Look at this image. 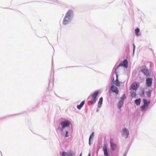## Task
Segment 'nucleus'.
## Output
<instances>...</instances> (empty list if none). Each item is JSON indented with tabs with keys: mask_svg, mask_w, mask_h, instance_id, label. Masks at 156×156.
Wrapping results in <instances>:
<instances>
[{
	"mask_svg": "<svg viewBox=\"0 0 156 156\" xmlns=\"http://www.w3.org/2000/svg\"><path fill=\"white\" fill-rule=\"evenodd\" d=\"M130 95L132 97H135L136 96V92L134 91L131 92Z\"/></svg>",
	"mask_w": 156,
	"mask_h": 156,
	"instance_id": "4be33fe9",
	"label": "nucleus"
},
{
	"mask_svg": "<svg viewBox=\"0 0 156 156\" xmlns=\"http://www.w3.org/2000/svg\"><path fill=\"white\" fill-rule=\"evenodd\" d=\"M140 85L138 82H133L130 88V90H136L139 87Z\"/></svg>",
	"mask_w": 156,
	"mask_h": 156,
	"instance_id": "f03ea898",
	"label": "nucleus"
},
{
	"mask_svg": "<svg viewBox=\"0 0 156 156\" xmlns=\"http://www.w3.org/2000/svg\"><path fill=\"white\" fill-rule=\"evenodd\" d=\"M62 156H73V154L72 152H69L67 153L65 152H63L62 153Z\"/></svg>",
	"mask_w": 156,
	"mask_h": 156,
	"instance_id": "f8f14e48",
	"label": "nucleus"
},
{
	"mask_svg": "<svg viewBox=\"0 0 156 156\" xmlns=\"http://www.w3.org/2000/svg\"><path fill=\"white\" fill-rule=\"evenodd\" d=\"M103 101V98L102 97H101L99 100L98 103V107H100L101 105H102V103Z\"/></svg>",
	"mask_w": 156,
	"mask_h": 156,
	"instance_id": "6ab92c4d",
	"label": "nucleus"
},
{
	"mask_svg": "<svg viewBox=\"0 0 156 156\" xmlns=\"http://www.w3.org/2000/svg\"><path fill=\"white\" fill-rule=\"evenodd\" d=\"M111 90L112 92H115L117 94H118L119 90L116 87L112 86L111 87Z\"/></svg>",
	"mask_w": 156,
	"mask_h": 156,
	"instance_id": "0eeeda50",
	"label": "nucleus"
},
{
	"mask_svg": "<svg viewBox=\"0 0 156 156\" xmlns=\"http://www.w3.org/2000/svg\"><path fill=\"white\" fill-rule=\"evenodd\" d=\"M104 155L105 156H108L107 153V147L105 144H104L103 148Z\"/></svg>",
	"mask_w": 156,
	"mask_h": 156,
	"instance_id": "9d476101",
	"label": "nucleus"
},
{
	"mask_svg": "<svg viewBox=\"0 0 156 156\" xmlns=\"http://www.w3.org/2000/svg\"><path fill=\"white\" fill-rule=\"evenodd\" d=\"M90 153H89L88 154V156H90Z\"/></svg>",
	"mask_w": 156,
	"mask_h": 156,
	"instance_id": "cd10ccee",
	"label": "nucleus"
},
{
	"mask_svg": "<svg viewBox=\"0 0 156 156\" xmlns=\"http://www.w3.org/2000/svg\"><path fill=\"white\" fill-rule=\"evenodd\" d=\"M141 71L146 76L149 75V72L147 69H142Z\"/></svg>",
	"mask_w": 156,
	"mask_h": 156,
	"instance_id": "ddd939ff",
	"label": "nucleus"
},
{
	"mask_svg": "<svg viewBox=\"0 0 156 156\" xmlns=\"http://www.w3.org/2000/svg\"><path fill=\"white\" fill-rule=\"evenodd\" d=\"M114 80V78H113L112 81H113Z\"/></svg>",
	"mask_w": 156,
	"mask_h": 156,
	"instance_id": "c85d7f7f",
	"label": "nucleus"
},
{
	"mask_svg": "<svg viewBox=\"0 0 156 156\" xmlns=\"http://www.w3.org/2000/svg\"><path fill=\"white\" fill-rule=\"evenodd\" d=\"M70 20L71 18L70 17H68L67 16H65L63 20V23L64 25H66L68 24L70 21Z\"/></svg>",
	"mask_w": 156,
	"mask_h": 156,
	"instance_id": "423d86ee",
	"label": "nucleus"
},
{
	"mask_svg": "<svg viewBox=\"0 0 156 156\" xmlns=\"http://www.w3.org/2000/svg\"><path fill=\"white\" fill-rule=\"evenodd\" d=\"M123 101L124 99H123V98H122V100L121 101H119V102L118 104V107L119 109H120L122 107L123 103Z\"/></svg>",
	"mask_w": 156,
	"mask_h": 156,
	"instance_id": "9b49d317",
	"label": "nucleus"
},
{
	"mask_svg": "<svg viewBox=\"0 0 156 156\" xmlns=\"http://www.w3.org/2000/svg\"><path fill=\"white\" fill-rule=\"evenodd\" d=\"M116 75V79L115 81V84L117 86L119 87L120 86V82L118 80V76L117 74L115 73Z\"/></svg>",
	"mask_w": 156,
	"mask_h": 156,
	"instance_id": "4468645a",
	"label": "nucleus"
},
{
	"mask_svg": "<svg viewBox=\"0 0 156 156\" xmlns=\"http://www.w3.org/2000/svg\"><path fill=\"white\" fill-rule=\"evenodd\" d=\"M144 105H146V106H148L150 103V101H147L145 99H143Z\"/></svg>",
	"mask_w": 156,
	"mask_h": 156,
	"instance_id": "2eb2a0df",
	"label": "nucleus"
},
{
	"mask_svg": "<svg viewBox=\"0 0 156 156\" xmlns=\"http://www.w3.org/2000/svg\"><path fill=\"white\" fill-rule=\"evenodd\" d=\"M148 97H150V96L151 94V91H147L146 93Z\"/></svg>",
	"mask_w": 156,
	"mask_h": 156,
	"instance_id": "5701e85b",
	"label": "nucleus"
},
{
	"mask_svg": "<svg viewBox=\"0 0 156 156\" xmlns=\"http://www.w3.org/2000/svg\"><path fill=\"white\" fill-rule=\"evenodd\" d=\"M73 12L72 10H69L67 12L66 16H67L68 17H70L73 15Z\"/></svg>",
	"mask_w": 156,
	"mask_h": 156,
	"instance_id": "1a4fd4ad",
	"label": "nucleus"
},
{
	"mask_svg": "<svg viewBox=\"0 0 156 156\" xmlns=\"http://www.w3.org/2000/svg\"><path fill=\"white\" fill-rule=\"evenodd\" d=\"M152 78H148L146 80V83L147 86L150 87L151 86L152 83Z\"/></svg>",
	"mask_w": 156,
	"mask_h": 156,
	"instance_id": "6e6552de",
	"label": "nucleus"
},
{
	"mask_svg": "<svg viewBox=\"0 0 156 156\" xmlns=\"http://www.w3.org/2000/svg\"><path fill=\"white\" fill-rule=\"evenodd\" d=\"M114 139L112 138L110 140V143L111 149L112 151H114L116 147V145L113 143Z\"/></svg>",
	"mask_w": 156,
	"mask_h": 156,
	"instance_id": "39448f33",
	"label": "nucleus"
},
{
	"mask_svg": "<svg viewBox=\"0 0 156 156\" xmlns=\"http://www.w3.org/2000/svg\"><path fill=\"white\" fill-rule=\"evenodd\" d=\"M140 102L141 99L140 98L136 99L135 101V103L137 106L140 105Z\"/></svg>",
	"mask_w": 156,
	"mask_h": 156,
	"instance_id": "a211bd4d",
	"label": "nucleus"
},
{
	"mask_svg": "<svg viewBox=\"0 0 156 156\" xmlns=\"http://www.w3.org/2000/svg\"><path fill=\"white\" fill-rule=\"evenodd\" d=\"M135 45L134 44H133V52H134L135 50Z\"/></svg>",
	"mask_w": 156,
	"mask_h": 156,
	"instance_id": "a878e982",
	"label": "nucleus"
},
{
	"mask_svg": "<svg viewBox=\"0 0 156 156\" xmlns=\"http://www.w3.org/2000/svg\"><path fill=\"white\" fill-rule=\"evenodd\" d=\"M142 94L144 95V91H142Z\"/></svg>",
	"mask_w": 156,
	"mask_h": 156,
	"instance_id": "bb28decb",
	"label": "nucleus"
},
{
	"mask_svg": "<svg viewBox=\"0 0 156 156\" xmlns=\"http://www.w3.org/2000/svg\"><path fill=\"white\" fill-rule=\"evenodd\" d=\"M81 155H82V154L81 153V154H80V156H81Z\"/></svg>",
	"mask_w": 156,
	"mask_h": 156,
	"instance_id": "c756f323",
	"label": "nucleus"
},
{
	"mask_svg": "<svg viewBox=\"0 0 156 156\" xmlns=\"http://www.w3.org/2000/svg\"><path fill=\"white\" fill-rule=\"evenodd\" d=\"M148 108V106H146V105H144L141 107V111H145L146 109Z\"/></svg>",
	"mask_w": 156,
	"mask_h": 156,
	"instance_id": "aec40b11",
	"label": "nucleus"
},
{
	"mask_svg": "<svg viewBox=\"0 0 156 156\" xmlns=\"http://www.w3.org/2000/svg\"><path fill=\"white\" fill-rule=\"evenodd\" d=\"M140 29L139 28H137L135 29V32L136 36H138L139 35L138 33Z\"/></svg>",
	"mask_w": 156,
	"mask_h": 156,
	"instance_id": "412c9836",
	"label": "nucleus"
},
{
	"mask_svg": "<svg viewBox=\"0 0 156 156\" xmlns=\"http://www.w3.org/2000/svg\"><path fill=\"white\" fill-rule=\"evenodd\" d=\"M85 102V101H83L80 103V104L79 105H78L77 106V108L79 109H80L83 105Z\"/></svg>",
	"mask_w": 156,
	"mask_h": 156,
	"instance_id": "dca6fc26",
	"label": "nucleus"
},
{
	"mask_svg": "<svg viewBox=\"0 0 156 156\" xmlns=\"http://www.w3.org/2000/svg\"><path fill=\"white\" fill-rule=\"evenodd\" d=\"M94 133H92L90 135V137L89 140V144H90V138H91L92 136H94Z\"/></svg>",
	"mask_w": 156,
	"mask_h": 156,
	"instance_id": "b1692460",
	"label": "nucleus"
},
{
	"mask_svg": "<svg viewBox=\"0 0 156 156\" xmlns=\"http://www.w3.org/2000/svg\"><path fill=\"white\" fill-rule=\"evenodd\" d=\"M68 131H67L66 132V134L65 136V137H67L68 136Z\"/></svg>",
	"mask_w": 156,
	"mask_h": 156,
	"instance_id": "393cba45",
	"label": "nucleus"
},
{
	"mask_svg": "<svg viewBox=\"0 0 156 156\" xmlns=\"http://www.w3.org/2000/svg\"><path fill=\"white\" fill-rule=\"evenodd\" d=\"M70 124V122L68 121H65L61 122V125L62 126V129L65 127L69 126Z\"/></svg>",
	"mask_w": 156,
	"mask_h": 156,
	"instance_id": "20e7f679",
	"label": "nucleus"
},
{
	"mask_svg": "<svg viewBox=\"0 0 156 156\" xmlns=\"http://www.w3.org/2000/svg\"><path fill=\"white\" fill-rule=\"evenodd\" d=\"M128 63L127 60L126 59H125L123 61L120 63L118 67L122 66L124 68H127L128 67Z\"/></svg>",
	"mask_w": 156,
	"mask_h": 156,
	"instance_id": "7ed1b4c3",
	"label": "nucleus"
},
{
	"mask_svg": "<svg viewBox=\"0 0 156 156\" xmlns=\"http://www.w3.org/2000/svg\"><path fill=\"white\" fill-rule=\"evenodd\" d=\"M99 94V91H95L90 95L91 98V102L92 104H94L96 101L97 99V97Z\"/></svg>",
	"mask_w": 156,
	"mask_h": 156,
	"instance_id": "f257e3e1",
	"label": "nucleus"
},
{
	"mask_svg": "<svg viewBox=\"0 0 156 156\" xmlns=\"http://www.w3.org/2000/svg\"><path fill=\"white\" fill-rule=\"evenodd\" d=\"M123 132L124 133H125L126 135V138H127L129 134V132L128 131V130L125 128L123 129Z\"/></svg>",
	"mask_w": 156,
	"mask_h": 156,
	"instance_id": "f3484780",
	"label": "nucleus"
}]
</instances>
